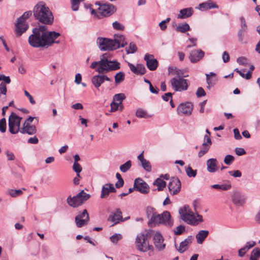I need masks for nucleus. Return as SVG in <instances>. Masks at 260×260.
Wrapping results in <instances>:
<instances>
[{
	"instance_id": "obj_1",
	"label": "nucleus",
	"mask_w": 260,
	"mask_h": 260,
	"mask_svg": "<svg viewBox=\"0 0 260 260\" xmlns=\"http://www.w3.org/2000/svg\"><path fill=\"white\" fill-rule=\"evenodd\" d=\"M60 36L57 32L40 33L37 29H32V34L28 39L29 44L34 48H48L53 43H59L55 40Z\"/></svg>"
},
{
	"instance_id": "obj_2",
	"label": "nucleus",
	"mask_w": 260,
	"mask_h": 260,
	"mask_svg": "<svg viewBox=\"0 0 260 260\" xmlns=\"http://www.w3.org/2000/svg\"><path fill=\"white\" fill-rule=\"evenodd\" d=\"M90 67L100 74H105L119 69L120 64L116 60H111L109 55L105 53L101 56L99 61L92 62Z\"/></svg>"
},
{
	"instance_id": "obj_3",
	"label": "nucleus",
	"mask_w": 260,
	"mask_h": 260,
	"mask_svg": "<svg viewBox=\"0 0 260 260\" xmlns=\"http://www.w3.org/2000/svg\"><path fill=\"white\" fill-rule=\"evenodd\" d=\"M96 43L101 50H113L123 47L126 44L123 36L115 35L114 39L98 38Z\"/></svg>"
},
{
	"instance_id": "obj_4",
	"label": "nucleus",
	"mask_w": 260,
	"mask_h": 260,
	"mask_svg": "<svg viewBox=\"0 0 260 260\" xmlns=\"http://www.w3.org/2000/svg\"><path fill=\"white\" fill-rule=\"evenodd\" d=\"M35 19L45 24H51L53 21L51 11L44 2H39L33 10Z\"/></svg>"
},
{
	"instance_id": "obj_5",
	"label": "nucleus",
	"mask_w": 260,
	"mask_h": 260,
	"mask_svg": "<svg viewBox=\"0 0 260 260\" xmlns=\"http://www.w3.org/2000/svg\"><path fill=\"white\" fill-rule=\"evenodd\" d=\"M179 213L182 220L190 225L195 226L203 221L202 216L198 213H194L187 205L180 208Z\"/></svg>"
},
{
	"instance_id": "obj_6",
	"label": "nucleus",
	"mask_w": 260,
	"mask_h": 260,
	"mask_svg": "<svg viewBox=\"0 0 260 260\" xmlns=\"http://www.w3.org/2000/svg\"><path fill=\"white\" fill-rule=\"evenodd\" d=\"M161 224L170 227L172 226L173 221L170 213L168 211H166L161 214L154 215L148 222L150 226H154Z\"/></svg>"
},
{
	"instance_id": "obj_7",
	"label": "nucleus",
	"mask_w": 260,
	"mask_h": 260,
	"mask_svg": "<svg viewBox=\"0 0 260 260\" xmlns=\"http://www.w3.org/2000/svg\"><path fill=\"white\" fill-rule=\"evenodd\" d=\"M172 88L175 91L182 92L187 90L189 81L181 76H176L170 80Z\"/></svg>"
},
{
	"instance_id": "obj_8",
	"label": "nucleus",
	"mask_w": 260,
	"mask_h": 260,
	"mask_svg": "<svg viewBox=\"0 0 260 260\" xmlns=\"http://www.w3.org/2000/svg\"><path fill=\"white\" fill-rule=\"evenodd\" d=\"M31 14V11H27L24 12L21 17L17 19V23L15 24V27L16 34L18 37L20 36L27 30L28 26L25 24V20L28 18Z\"/></svg>"
},
{
	"instance_id": "obj_9",
	"label": "nucleus",
	"mask_w": 260,
	"mask_h": 260,
	"mask_svg": "<svg viewBox=\"0 0 260 260\" xmlns=\"http://www.w3.org/2000/svg\"><path fill=\"white\" fill-rule=\"evenodd\" d=\"M95 5L99 6L98 8V13L104 16H110L116 11L115 7L111 4L97 2Z\"/></svg>"
},
{
	"instance_id": "obj_10",
	"label": "nucleus",
	"mask_w": 260,
	"mask_h": 260,
	"mask_svg": "<svg viewBox=\"0 0 260 260\" xmlns=\"http://www.w3.org/2000/svg\"><path fill=\"white\" fill-rule=\"evenodd\" d=\"M193 108V104L190 102L181 103L177 107V113L181 116H190L192 113Z\"/></svg>"
},
{
	"instance_id": "obj_11",
	"label": "nucleus",
	"mask_w": 260,
	"mask_h": 260,
	"mask_svg": "<svg viewBox=\"0 0 260 260\" xmlns=\"http://www.w3.org/2000/svg\"><path fill=\"white\" fill-rule=\"evenodd\" d=\"M136 244L138 249L143 252L147 251L152 248L151 245H149L148 240L144 239L143 235H138L137 236Z\"/></svg>"
},
{
	"instance_id": "obj_12",
	"label": "nucleus",
	"mask_w": 260,
	"mask_h": 260,
	"mask_svg": "<svg viewBox=\"0 0 260 260\" xmlns=\"http://www.w3.org/2000/svg\"><path fill=\"white\" fill-rule=\"evenodd\" d=\"M134 187L136 190L143 194H146L149 191L148 184L143 180L139 178L135 180Z\"/></svg>"
},
{
	"instance_id": "obj_13",
	"label": "nucleus",
	"mask_w": 260,
	"mask_h": 260,
	"mask_svg": "<svg viewBox=\"0 0 260 260\" xmlns=\"http://www.w3.org/2000/svg\"><path fill=\"white\" fill-rule=\"evenodd\" d=\"M144 59L146 61L147 68L150 71H155L158 66V62L152 54L146 53L144 57Z\"/></svg>"
},
{
	"instance_id": "obj_14",
	"label": "nucleus",
	"mask_w": 260,
	"mask_h": 260,
	"mask_svg": "<svg viewBox=\"0 0 260 260\" xmlns=\"http://www.w3.org/2000/svg\"><path fill=\"white\" fill-rule=\"evenodd\" d=\"M181 186V182L178 178L175 177L171 178L168 184L170 193L173 195L177 194L180 190Z\"/></svg>"
},
{
	"instance_id": "obj_15",
	"label": "nucleus",
	"mask_w": 260,
	"mask_h": 260,
	"mask_svg": "<svg viewBox=\"0 0 260 260\" xmlns=\"http://www.w3.org/2000/svg\"><path fill=\"white\" fill-rule=\"evenodd\" d=\"M212 144L211 139L208 135H205L204 143L201 147V150L198 153V156L201 157L206 154L209 150Z\"/></svg>"
},
{
	"instance_id": "obj_16",
	"label": "nucleus",
	"mask_w": 260,
	"mask_h": 260,
	"mask_svg": "<svg viewBox=\"0 0 260 260\" xmlns=\"http://www.w3.org/2000/svg\"><path fill=\"white\" fill-rule=\"evenodd\" d=\"M154 244L158 250H162L165 247V244L164 243V239L161 234L157 231L154 233L153 237Z\"/></svg>"
},
{
	"instance_id": "obj_17",
	"label": "nucleus",
	"mask_w": 260,
	"mask_h": 260,
	"mask_svg": "<svg viewBox=\"0 0 260 260\" xmlns=\"http://www.w3.org/2000/svg\"><path fill=\"white\" fill-rule=\"evenodd\" d=\"M205 53L201 49L192 50L189 55V58L192 63H196L200 60L204 56Z\"/></svg>"
},
{
	"instance_id": "obj_18",
	"label": "nucleus",
	"mask_w": 260,
	"mask_h": 260,
	"mask_svg": "<svg viewBox=\"0 0 260 260\" xmlns=\"http://www.w3.org/2000/svg\"><path fill=\"white\" fill-rule=\"evenodd\" d=\"M233 203L238 206H243L246 202V197L239 191H235L232 198Z\"/></svg>"
},
{
	"instance_id": "obj_19",
	"label": "nucleus",
	"mask_w": 260,
	"mask_h": 260,
	"mask_svg": "<svg viewBox=\"0 0 260 260\" xmlns=\"http://www.w3.org/2000/svg\"><path fill=\"white\" fill-rule=\"evenodd\" d=\"M105 81H111V79L104 74L95 75L92 78V82L96 88H99Z\"/></svg>"
},
{
	"instance_id": "obj_20",
	"label": "nucleus",
	"mask_w": 260,
	"mask_h": 260,
	"mask_svg": "<svg viewBox=\"0 0 260 260\" xmlns=\"http://www.w3.org/2000/svg\"><path fill=\"white\" fill-rule=\"evenodd\" d=\"M67 201L69 205L72 207L76 208L80 206L81 204V191L73 197H69Z\"/></svg>"
},
{
	"instance_id": "obj_21",
	"label": "nucleus",
	"mask_w": 260,
	"mask_h": 260,
	"mask_svg": "<svg viewBox=\"0 0 260 260\" xmlns=\"http://www.w3.org/2000/svg\"><path fill=\"white\" fill-rule=\"evenodd\" d=\"M131 71L136 75H143L146 72V69L142 64L138 63L136 66L130 62L127 63Z\"/></svg>"
},
{
	"instance_id": "obj_22",
	"label": "nucleus",
	"mask_w": 260,
	"mask_h": 260,
	"mask_svg": "<svg viewBox=\"0 0 260 260\" xmlns=\"http://www.w3.org/2000/svg\"><path fill=\"white\" fill-rule=\"evenodd\" d=\"M108 220L113 222V225L122 221V212L120 209H117L115 211L112 212L108 218Z\"/></svg>"
},
{
	"instance_id": "obj_23",
	"label": "nucleus",
	"mask_w": 260,
	"mask_h": 260,
	"mask_svg": "<svg viewBox=\"0 0 260 260\" xmlns=\"http://www.w3.org/2000/svg\"><path fill=\"white\" fill-rule=\"evenodd\" d=\"M36 127L34 125L23 123V127L20 129V132L22 134H27L32 135L36 133Z\"/></svg>"
},
{
	"instance_id": "obj_24",
	"label": "nucleus",
	"mask_w": 260,
	"mask_h": 260,
	"mask_svg": "<svg viewBox=\"0 0 260 260\" xmlns=\"http://www.w3.org/2000/svg\"><path fill=\"white\" fill-rule=\"evenodd\" d=\"M218 8V6L216 4L213 3L211 0H208L206 2L200 4L198 6V9L202 11Z\"/></svg>"
},
{
	"instance_id": "obj_25",
	"label": "nucleus",
	"mask_w": 260,
	"mask_h": 260,
	"mask_svg": "<svg viewBox=\"0 0 260 260\" xmlns=\"http://www.w3.org/2000/svg\"><path fill=\"white\" fill-rule=\"evenodd\" d=\"M207 170L210 173H214L218 169L217 161L215 158H210L207 161Z\"/></svg>"
},
{
	"instance_id": "obj_26",
	"label": "nucleus",
	"mask_w": 260,
	"mask_h": 260,
	"mask_svg": "<svg viewBox=\"0 0 260 260\" xmlns=\"http://www.w3.org/2000/svg\"><path fill=\"white\" fill-rule=\"evenodd\" d=\"M143 153L144 151L140 153L138 156V159L141 162L143 169L147 172H150L151 171V166L150 162L149 160L146 159L144 158Z\"/></svg>"
},
{
	"instance_id": "obj_27",
	"label": "nucleus",
	"mask_w": 260,
	"mask_h": 260,
	"mask_svg": "<svg viewBox=\"0 0 260 260\" xmlns=\"http://www.w3.org/2000/svg\"><path fill=\"white\" fill-rule=\"evenodd\" d=\"M193 239V237L192 236H188L186 239L180 243L179 248H177L178 251L180 253L185 251L188 246L192 243Z\"/></svg>"
},
{
	"instance_id": "obj_28",
	"label": "nucleus",
	"mask_w": 260,
	"mask_h": 260,
	"mask_svg": "<svg viewBox=\"0 0 260 260\" xmlns=\"http://www.w3.org/2000/svg\"><path fill=\"white\" fill-rule=\"evenodd\" d=\"M115 191V189L112 184H106L102 188L101 198H105L109 195L110 192Z\"/></svg>"
},
{
	"instance_id": "obj_29",
	"label": "nucleus",
	"mask_w": 260,
	"mask_h": 260,
	"mask_svg": "<svg viewBox=\"0 0 260 260\" xmlns=\"http://www.w3.org/2000/svg\"><path fill=\"white\" fill-rule=\"evenodd\" d=\"M193 12V9L191 7L184 8L179 11L177 18L179 19H185L190 17Z\"/></svg>"
},
{
	"instance_id": "obj_30",
	"label": "nucleus",
	"mask_w": 260,
	"mask_h": 260,
	"mask_svg": "<svg viewBox=\"0 0 260 260\" xmlns=\"http://www.w3.org/2000/svg\"><path fill=\"white\" fill-rule=\"evenodd\" d=\"M22 118L17 116L15 113L12 112L11 114L10 115L9 118L8 123H11L12 124V125L16 126L17 128H20V122Z\"/></svg>"
},
{
	"instance_id": "obj_31",
	"label": "nucleus",
	"mask_w": 260,
	"mask_h": 260,
	"mask_svg": "<svg viewBox=\"0 0 260 260\" xmlns=\"http://www.w3.org/2000/svg\"><path fill=\"white\" fill-rule=\"evenodd\" d=\"M209 234V232L206 230H201L196 235V239L198 244H202Z\"/></svg>"
},
{
	"instance_id": "obj_32",
	"label": "nucleus",
	"mask_w": 260,
	"mask_h": 260,
	"mask_svg": "<svg viewBox=\"0 0 260 260\" xmlns=\"http://www.w3.org/2000/svg\"><path fill=\"white\" fill-rule=\"evenodd\" d=\"M190 29V26L188 24L186 23L179 24L175 28L177 32L185 33Z\"/></svg>"
},
{
	"instance_id": "obj_33",
	"label": "nucleus",
	"mask_w": 260,
	"mask_h": 260,
	"mask_svg": "<svg viewBox=\"0 0 260 260\" xmlns=\"http://www.w3.org/2000/svg\"><path fill=\"white\" fill-rule=\"evenodd\" d=\"M153 185L157 187L158 190H162L166 185V182L161 178L156 179L153 182Z\"/></svg>"
},
{
	"instance_id": "obj_34",
	"label": "nucleus",
	"mask_w": 260,
	"mask_h": 260,
	"mask_svg": "<svg viewBox=\"0 0 260 260\" xmlns=\"http://www.w3.org/2000/svg\"><path fill=\"white\" fill-rule=\"evenodd\" d=\"M136 116L138 118H147L150 117L147 111L143 109L139 108L136 110Z\"/></svg>"
},
{
	"instance_id": "obj_35",
	"label": "nucleus",
	"mask_w": 260,
	"mask_h": 260,
	"mask_svg": "<svg viewBox=\"0 0 260 260\" xmlns=\"http://www.w3.org/2000/svg\"><path fill=\"white\" fill-rule=\"evenodd\" d=\"M250 260H260V249L256 248L251 252Z\"/></svg>"
},
{
	"instance_id": "obj_36",
	"label": "nucleus",
	"mask_w": 260,
	"mask_h": 260,
	"mask_svg": "<svg viewBox=\"0 0 260 260\" xmlns=\"http://www.w3.org/2000/svg\"><path fill=\"white\" fill-rule=\"evenodd\" d=\"M156 231H154L152 230H147L144 231V232L139 234V235H143L144 236V239L148 240V239L150 238L151 236H154V233H156Z\"/></svg>"
},
{
	"instance_id": "obj_37",
	"label": "nucleus",
	"mask_w": 260,
	"mask_h": 260,
	"mask_svg": "<svg viewBox=\"0 0 260 260\" xmlns=\"http://www.w3.org/2000/svg\"><path fill=\"white\" fill-rule=\"evenodd\" d=\"M212 188L222 190H228L231 187L230 184H214L211 186Z\"/></svg>"
},
{
	"instance_id": "obj_38",
	"label": "nucleus",
	"mask_w": 260,
	"mask_h": 260,
	"mask_svg": "<svg viewBox=\"0 0 260 260\" xmlns=\"http://www.w3.org/2000/svg\"><path fill=\"white\" fill-rule=\"evenodd\" d=\"M132 167V161L127 160L124 164L120 166V170L123 173H125L128 171Z\"/></svg>"
},
{
	"instance_id": "obj_39",
	"label": "nucleus",
	"mask_w": 260,
	"mask_h": 260,
	"mask_svg": "<svg viewBox=\"0 0 260 260\" xmlns=\"http://www.w3.org/2000/svg\"><path fill=\"white\" fill-rule=\"evenodd\" d=\"M84 13H90L92 15L96 16V13L95 10L92 8V5L88 4H84Z\"/></svg>"
},
{
	"instance_id": "obj_40",
	"label": "nucleus",
	"mask_w": 260,
	"mask_h": 260,
	"mask_svg": "<svg viewBox=\"0 0 260 260\" xmlns=\"http://www.w3.org/2000/svg\"><path fill=\"white\" fill-rule=\"evenodd\" d=\"M114 78L116 84H119L124 80V74L122 72H119L115 75Z\"/></svg>"
},
{
	"instance_id": "obj_41",
	"label": "nucleus",
	"mask_w": 260,
	"mask_h": 260,
	"mask_svg": "<svg viewBox=\"0 0 260 260\" xmlns=\"http://www.w3.org/2000/svg\"><path fill=\"white\" fill-rule=\"evenodd\" d=\"M185 172L189 177H195L197 175V171L193 170L190 166L185 167Z\"/></svg>"
},
{
	"instance_id": "obj_42",
	"label": "nucleus",
	"mask_w": 260,
	"mask_h": 260,
	"mask_svg": "<svg viewBox=\"0 0 260 260\" xmlns=\"http://www.w3.org/2000/svg\"><path fill=\"white\" fill-rule=\"evenodd\" d=\"M125 50L127 54L134 53L136 52L137 48L135 43L131 42L128 47H126Z\"/></svg>"
},
{
	"instance_id": "obj_43",
	"label": "nucleus",
	"mask_w": 260,
	"mask_h": 260,
	"mask_svg": "<svg viewBox=\"0 0 260 260\" xmlns=\"http://www.w3.org/2000/svg\"><path fill=\"white\" fill-rule=\"evenodd\" d=\"M125 99V96L124 93H118L116 94L113 96V101L118 102V103L122 104V102Z\"/></svg>"
},
{
	"instance_id": "obj_44",
	"label": "nucleus",
	"mask_w": 260,
	"mask_h": 260,
	"mask_svg": "<svg viewBox=\"0 0 260 260\" xmlns=\"http://www.w3.org/2000/svg\"><path fill=\"white\" fill-rule=\"evenodd\" d=\"M8 193L12 197L15 198L20 196L22 193V191L21 189H9Z\"/></svg>"
},
{
	"instance_id": "obj_45",
	"label": "nucleus",
	"mask_w": 260,
	"mask_h": 260,
	"mask_svg": "<svg viewBox=\"0 0 260 260\" xmlns=\"http://www.w3.org/2000/svg\"><path fill=\"white\" fill-rule=\"evenodd\" d=\"M122 238V236L120 234H115L112 236L110 237V239L111 242L114 244H116L117 242L121 240Z\"/></svg>"
},
{
	"instance_id": "obj_46",
	"label": "nucleus",
	"mask_w": 260,
	"mask_h": 260,
	"mask_svg": "<svg viewBox=\"0 0 260 260\" xmlns=\"http://www.w3.org/2000/svg\"><path fill=\"white\" fill-rule=\"evenodd\" d=\"M146 214L147 217L148 218L150 217V218H152L154 215L157 214L155 211V209L151 207H148L146 208Z\"/></svg>"
},
{
	"instance_id": "obj_47",
	"label": "nucleus",
	"mask_w": 260,
	"mask_h": 260,
	"mask_svg": "<svg viewBox=\"0 0 260 260\" xmlns=\"http://www.w3.org/2000/svg\"><path fill=\"white\" fill-rule=\"evenodd\" d=\"M89 220V217L86 210L82 211V225L86 224Z\"/></svg>"
},
{
	"instance_id": "obj_48",
	"label": "nucleus",
	"mask_w": 260,
	"mask_h": 260,
	"mask_svg": "<svg viewBox=\"0 0 260 260\" xmlns=\"http://www.w3.org/2000/svg\"><path fill=\"white\" fill-rule=\"evenodd\" d=\"M81 0H71V8L73 11H76L79 9Z\"/></svg>"
},
{
	"instance_id": "obj_49",
	"label": "nucleus",
	"mask_w": 260,
	"mask_h": 260,
	"mask_svg": "<svg viewBox=\"0 0 260 260\" xmlns=\"http://www.w3.org/2000/svg\"><path fill=\"white\" fill-rule=\"evenodd\" d=\"M8 126H9V132L12 134H16L18 133V132H20V130L21 128H17L16 126H14V125H12V124L11 123H8Z\"/></svg>"
},
{
	"instance_id": "obj_50",
	"label": "nucleus",
	"mask_w": 260,
	"mask_h": 260,
	"mask_svg": "<svg viewBox=\"0 0 260 260\" xmlns=\"http://www.w3.org/2000/svg\"><path fill=\"white\" fill-rule=\"evenodd\" d=\"M33 29H37L38 30V31L39 32H40V34L41 33L42 34L44 32L49 33V32H55L54 31H48L47 27L45 25H41L39 27L34 28Z\"/></svg>"
},
{
	"instance_id": "obj_51",
	"label": "nucleus",
	"mask_w": 260,
	"mask_h": 260,
	"mask_svg": "<svg viewBox=\"0 0 260 260\" xmlns=\"http://www.w3.org/2000/svg\"><path fill=\"white\" fill-rule=\"evenodd\" d=\"M6 131V120L3 118L0 120V131L4 133Z\"/></svg>"
},
{
	"instance_id": "obj_52",
	"label": "nucleus",
	"mask_w": 260,
	"mask_h": 260,
	"mask_svg": "<svg viewBox=\"0 0 260 260\" xmlns=\"http://www.w3.org/2000/svg\"><path fill=\"white\" fill-rule=\"evenodd\" d=\"M170 18H167L166 20H164L161 21L159 23V26L160 27L161 30H165L166 29L167 27V23L169 22L170 21Z\"/></svg>"
},
{
	"instance_id": "obj_53",
	"label": "nucleus",
	"mask_w": 260,
	"mask_h": 260,
	"mask_svg": "<svg viewBox=\"0 0 260 260\" xmlns=\"http://www.w3.org/2000/svg\"><path fill=\"white\" fill-rule=\"evenodd\" d=\"M7 83L2 82L0 84V96L1 95H6L7 91L6 84Z\"/></svg>"
},
{
	"instance_id": "obj_54",
	"label": "nucleus",
	"mask_w": 260,
	"mask_h": 260,
	"mask_svg": "<svg viewBox=\"0 0 260 260\" xmlns=\"http://www.w3.org/2000/svg\"><path fill=\"white\" fill-rule=\"evenodd\" d=\"M206 76L207 82L208 84L207 88L209 89L211 86H213L214 85L216 82V80L215 79L213 80L212 79H211L209 77V74H206Z\"/></svg>"
},
{
	"instance_id": "obj_55",
	"label": "nucleus",
	"mask_w": 260,
	"mask_h": 260,
	"mask_svg": "<svg viewBox=\"0 0 260 260\" xmlns=\"http://www.w3.org/2000/svg\"><path fill=\"white\" fill-rule=\"evenodd\" d=\"M234 160V157L231 155H227L224 159V162L226 165H230Z\"/></svg>"
},
{
	"instance_id": "obj_56",
	"label": "nucleus",
	"mask_w": 260,
	"mask_h": 260,
	"mask_svg": "<svg viewBox=\"0 0 260 260\" xmlns=\"http://www.w3.org/2000/svg\"><path fill=\"white\" fill-rule=\"evenodd\" d=\"M185 231V227L183 225H179L174 230L175 235H179Z\"/></svg>"
},
{
	"instance_id": "obj_57",
	"label": "nucleus",
	"mask_w": 260,
	"mask_h": 260,
	"mask_svg": "<svg viewBox=\"0 0 260 260\" xmlns=\"http://www.w3.org/2000/svg\"><path fill=\"white\" fill-rule=\"evenodd\" d=\"M240 29L247 30V25L246 24V22L245 21V18L243 17H241L240 18Z\"/></svg>"
},
{
	"instance_id": "obj_58",
	"label": "nucleus",
	"mask_w": 260,
	"mask_h": 260,
	"mask_svg": "<svg viewBox=\"0 0 260 260\" xmlns=\"http://www.w3.org/2000/svg\"><path fill=\"white\" fill-rule=\"evenodd\" d=\"M120 105V104H119L118 103H116L114 101H113L110 104L111 111L115 112V111H117L118 110V107Z\"/></svg>"
},
{
	"instance_id": "obj_59",
	"label": "nucleus",
	"mask_w": 260,
	"mask_h": 260,
	"mask_svg": "<svg viewBox=\"0 0 260 260\" xmlns=\"http://www.w3.org/2000/svg\"><path fill=\"white\" fill-rule=\"evenodd\" d=\"M6 154L7 155V159L8 160H15V156L14 154V153L9 151V150H7L6 151Z\"/></svg>"
},
{
	"instance_id": "obj_60",
	"label": "nucleus",
	"mask_w": 260,
	"mask_h": 260,
	"mask_svg": "<svg viewBox=\"0 0 260 260\" xmlns=\"http://www.w3.org/2000/svg\"><path fill=\"white\" fill-rule=\"evenodd\" d=\"M0 81H3V82L10 84L11 82V79L9 76H6L3 74H0Z\"/></svg>"
},
{
	"instance_id": "obj_61",
	"label": "nucleus",
	"mask_w": 260,
	"mask_h": 260,
	"mask_svg": "<svg viewBox=\"0 0 260 260\" xmlns=\"http://www.w3.org/2000/svg\"><path fill=\"white\" fill-rule=\"evenodd\" d=\"M196 94L198 97H202L206 95V92L202 87H199L197 90Z\"/></svg>"
},
{
	"instance_id": "obj_62",
	"label": "nucleus",
	"mask_w": 260,
	"mask_h": 260,
	"mask_svg": "<svg viewBox=\"0 0 260 260\" xmlns=\"http://www.w3.org/2000/svg\"><path fill=\"white\" fill-rule=\"evenodd\" d=\"M112 25L113 28L117 30H123L124 28V26L117 21L114 22Z\"/></svg>"
},
{
	"instance_id": "obj_63",
	"label": "nucleus",
	"mask_w": 260,
	"mask_h": 260,
	"mask_svg": "<svg viewBox=\"0 0 260 260\" xmlns=\"http://www.w3.org/2000/svg\"><path fill=\"white\" fill-rule=\"evenodd\" d=\"M229 173L234 177H240L242 176L241 172L239 170L229 171Z\"/></svg>"
},
{
	"instance_id": "obj_64",
	"label": "nucleus",
	"mask_w": 260,
	"mask_h": 260,
	"mask_svg": "<svg viewBox=\"0 0 260 260\" xmlns=\"http://www.w3.org/2000/svg\"><path fill=\"white\" fill-rule=\"evenodd\" d=\"M246 31V30L242 29H240L239 30L238 32V40L240 42H242L243 41V38H244V34Z\"/></svg>"
}]
</instances>
